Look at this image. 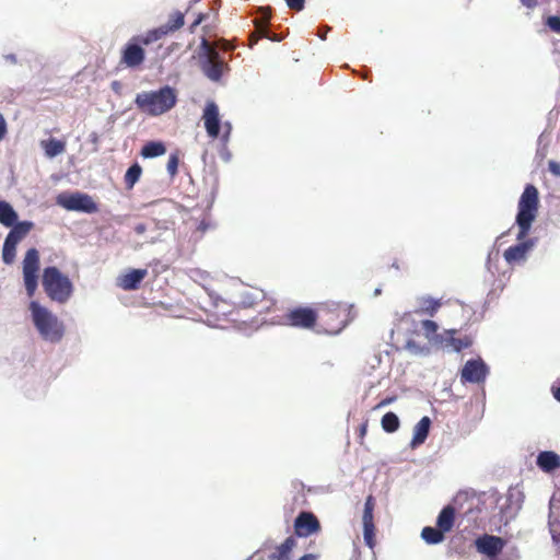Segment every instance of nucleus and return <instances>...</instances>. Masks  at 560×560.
<instances>
[{"label":"nucleus","mask_w":560,"mask_h":560,"mask_svg":"<svg viewBox=\"0 0 560 560\" xmlns=\"http://www.w3.org/2000/svg\"><path fill=\"white\" fill-rule=\"evenodd\" d=\"M287 5L291 9V10H295V11H302L305 7V0H284Z\"/></svg>","instance_id":"40"},{"label":"nucleus","mask_w":560,"mask_h":560,"mask_svg":"<svg viewBox=\"0 0 560 560\" xmlns=\"http://www.w3.org/2000/svg\"><path fill=\"white\" fill-rule=\"evenodd\" d=\"M548 170L552 175L560 177V163L559 162L550 160L548 162Z\"/></svg>","instance_id":"41"},{"label":"nucleus","mask_w":560,"mask_h":560,"mask_svg":"<svg viewBox=\"0 0 560 560\" xmlns=\"http://www.w3.org/2000/svg\"><path fill=\"white\" fill-rule=\"evenodd\" d=\"M373 511L374 499L372 495H369L364 502L362 522L364 542L370 548H373L375 546V525L373 521Z\"/></svg>","instance_id":"14"},{"label":"nucleus","mask_w":560,"mask_h":560,"mask_svg":"<svg viewBox=\"0 0 560 560\" xmlns=\"http://www.w3.org/2000/svg\"><path fill=\"white\" fill-rule=\"evenodd\" d=\"M421 308L424 313H427L430 316H433L439 307L441 306V303L439 300H435L431 296H423L421 298Z\"/></svg>","instance_id":"33"},{"label":"nucleus","mask_w":560,"mask_h":560,"mask_svg":"<svg viewBox=\"0 0 560 560\" xmlns=\"http://www.w3.org/2000/svg\"><path fill=\"white\" fill-rule=\"evenodd\" d=\"M299 560H317V556L314 553H306L302 556Z\"/></svg>","instance_id":"56"},{"label":"nucleus","mask_w":560,"mask_h":560,"mask_svg":"<svg viewBox=\"0 0 560 560\" xmlns=\"http://www.w3.org/2000/svg\"><path fill=\"white\" fill-rule=\"evenodd\" d=\"M255 27L259 37H264L272 42H281L283 38L282 36H278L277 34H273L269 31V25L267 21L257 22Z\"/></svg>","instance_id":"31"},{"label":"nucleus","mask_w":560,"mask_h":560,"mask_svg":"<svg viewBox=\"0 0 560 560\" xmlns=\"http://www.w3.org/2000/svg\"><path fill=\"white\" fill-rule=\"evenodd\" d=\"M233 48L225 39L217 43H210L202 37L198 48L195 51L198 66L202 74L212 82H220L223 74L230 70L228 61L221 54V50H232Z\"/></svg>","instance_id":"2"},{"label":"nucleus","mask_w":560,"mask_h":560,"mask_svg":"<svg viewBox=\"0 0 560 560\" xmlns=\"http://www.w3.org/2000/svg\"><path fill=\"white\" fill-rule=\"evenodd\" d=\"M19 219L18 212L12 205L5 200H0V223L3 226H10Z\"/></svg>","instance_id":"23"},{"label":"nucleus","mask_w":560,"mask_h":560,"mask_svg":"<svg viewBox=\"0 0 560 560\" xmlns=\"http://www.w3.org/2000/svg\"><path fill=\"white\" fill-rule=\"evenodd\" d=\"M548 526L553 542L560 548V523L555 518V505L552 501L550 502Z\"/></svg>","instance_id":"29"},{"label":"nucleus","mask_w":560,"mask_h":560,"mask_svg":"<svg viewBox=\"0 0 560 560\" xmlns=\"http://www.w3.org/2000/svg\"><path fill=\"white\" fill-rule=\"evenodd\" d=\"M447 334L450 335L448 339L446 341L453 347V350L455 352H460L463 349H467L472 345V339L469 336H465L463 338H455L454 334L455 330H448Z\"/></svg>","instance_id":"28"},{"label":"nucleus","mask_w":560,"mask_h":560,"mask_svg":"<svg viewBox=\"0 0 560 560\" xmlns=\"http://www.w3.org/2000/svg\"><path fill=\"white\" fill-rule=\"evenodd\" d=\"M268 560H282V559L279 558L277 552H272L271 555H269Z\"/></svg>","instance_id":"58"},{"label":"nucleus","mask_w":560,"mask_h":560,"mask_svg":"<svg viewBox=\"0 0 560 560\" xmlns=\"http://www.w3.org/2000/svg\"><path fill=\"white\" fill-rule=\"evenodd\" d=\"M456 511L451 504L445 505L436 517V526L444 533H450L455 524Z\"/></svg>","instance_id":"20"},{"label":"nucleus","mask_w":560,"mask_h":560,"mask_svg":"<svg viewBox=\"0 0 560 560\" xmlns=\"http://www.w3.org/2000/svg\"><path fill=\"white\" fill-rule=\"evenodd\" d=\"M319 528V521L311 512H301L294 520V529L299 537H308Z\"/></svg>","instance_id":"15"},{"label":"nucleus","mask_w":560,"mask_h":560,"mask_svg":"<svg viewBox=\"0 0 560 560\" xmlns=\"http://www.w3.org/2000/svg\"><path fill=\"white\" fill-rule=\"evenodd\" d=\"M209 229V224L206 221H201L197 228L198 231L206 232Z\"/></svg>","instance_id":"55"},{"label":"nucleus","mask_w":560,"mask_h":560,"mask_svg":"<svg viewBox=\"0 0 560 560\" xmlns=\"http://www.w3.org/2000/svg\"><path fill=\"white\" fill-rule=\"evenodd\" d=\"M490 374L489 365L480 358L469 359L460 370L462 383L481 384Z\"/></svg>","instance_id":"10"},{"label":"nucleus","mask_w":560,"mask_h":560,"mask_svg":"<svg viewBox=\"0 0 560 560\" xmlns=\"http://www.w3.org/2000/svg\"><path fill=\"white\" fill-rule=\"evenodd\" d=\"M420 537L428 545H439L445 540V534L436 525L435 527L424 526Z\"/></svg>","instance_id":"22"},{"label":"nucleus","mask_w":560,"mask_h":560,"mask_svg":"<svg viewBox=\"0 0 560 560\" xmlns=\"http://www.w3.org/2000/svg\"><path fill=\"white\" fill-rule=\"evenodd\" d=\"M121 88H122V86H121V83H120L119 81H113V82H112V90H113L115 93L119 94V93H120Z\"/></svg>","instance_id":"53"},{"label":"nucleus","mask_w":560,"mask_h":560,"mask_svg":"<svg viewBox=\"0 0 560 560\" xmlns=\"http://www.w3.org/2000/svg\"><path fill=\"white\" fill-rule=\"evenodd\" d=\"M28 311L32 323L44 341L56 345L62 340L65 325L56 314L36 300L30 302Z\"/></svg>","instance_id":"3"},{"label":"nucleus","mask_w":560,"mask_h":560,"mask_svg":"<svg viewBox=\"0 0 560 560\" xmlns=\"http://www.w3.org/2000/svg\"><path fill=\"white\" fill-rule=\"evenodd\" d=\"M145 58L144 49L135 39L129 40L121 51V61L129 68L140 66Z\"/></svg>","instance_id":"16"},{"label":"nucleus","mask_w":560,"mask_h":560,"mask_svg":"<svg viewBox=\"0 0 560 560\" xmlns=\"http://www.w3.org/2000/svg\"><path fill=\"white\" fill-rule=\"evenodd\" d=\"M8 133V124L4 116L0 113V142L5 138Z\"/></svg>","instance_id":"42"},{"label":"nucleus","mask_w":560,"mask_h":560,"mask_svg":"<svg viewBox=\"0 0 560 560\" xmlns=\"http://www.w3.org/2000/svg\"><path fill=\"white\" fill-rule=\"evenodd\" d=\"M551 394L553 396V398L560 402V386H552L551 387Z\"/></svg>","instance_id":"50"},{"label":"nucleus","mask_w":560,"mask_h":560,"mask_svg":"<svg viewBox=\"0 0 560 560\" xmlns=\"http://www.w3.org/2000/svg\"><path fill=\"white\" fill-rule=\"evenodd\" d=\"M200 0H190L189 1V5L192 7L195 5L196 3H198Z\"/></svg>","instance_id":"61"},{"label":"nucleus","mask_w":560,"mask_h":560,"mask_svg":"<svg viewBox=\"0 0 560 560\" xmlns=\"http://www.w3.org/2000/svg\"><path fill=\"white\" fill-rule=\"evenodd\" d=\"M205 16H206L205 14H199L198 18L195 20V22L192 23V25L194 26L199 25L203 21Z\"/></svg>","instance_id":"57"},{"label":"nucleus","mask_w":560,"mask_h":560,"mask_svg":"<svg viewBox=\"0 0 560 560\" xmlns=\"http://www.w3.org/2000/svg\"><path fill=\"white\" fill-rule=\"evenodd\" d=\"M539 207V192L533 184H527L518 199L515 224L517 243L503 253L509 265H518L527 260L528 254L536 247L537 237H528Z\"/></svg>","instance_id":"1"},{"label":"nucleus","mask_w":560,"mask_h":560,"mask_svg":"<svg viewBox=\"0 0 560 560\" xmlns=\"http://www.w3.org/2000/svg\"><path fill=\"white\" fill-rule=\"evenodd\" d=\"M329 27L325 26V27H320L318 30V33H317V36L320 38V39H326V36H327V33L329 32Z\"/></svg>","instance_id":"49"},{"label":"nucleus","mask_w":560,"mask_h":560,"mask_svg":"<svg viewBox=\"0 0 560 560\" xmlns=\"http://www.w3.org/2000/svg\"><path fill=\"white\" fill-rule=\"evenodd\" d=\"M493 256H494V258L498 259L499 253L498 252L489 253L488 258H487V262H486V267H487L488 271H491V261H492Z\"/></svg>","instance_id":"47"},{"label":"nucleus","mask_w":560,"mask_h":560,"mask_svg":"<svg viewBox=\"0 0 560 560\" xmlns=\"http://www.w3.org/2000/svg\"><path fill=\"white\" fill-rule=\"evenodd\" d=\"M396 400V397L395 396H392V397H386L385 399H383L382 401L378 402V405L376 406L377 408H382V407H385L389 404H392L393 401Z\"/></svg>","instance_id":"48"},{"label":"nucleus","mask_w":560,"mask_h":560,"mask_svg":"<svg viewBox=\"0 0 560 560\" xmlns=\"http://www.w3.org/2000/svg\"><path fill=\"white\" fill-rule=\"evenodd\" d=\"M3 58L10 63H16V56L14 54L4 55Z\"/></svg>","instance_id":"54"},{"label":"nucleus","mask_w":560,"mask_h":560,"mask_svg":"<svg viewBox=\"0 0 560 560\" xmlns=\"http://www.w3.org/2000/svg\"><path fill=\"white\" fill-rule=\"evenodd\" d=\"M147 269H131L127 273L118 278L117 284L119 288L124 290H137L140 287V283L142 282L144 277L147 276Z\"/></svg>","instance_id":"18"},{"label":"nucleus","mask_w":560,"mask_h":560,"mask_svg":"<svg viewBox=\"0 0 560 560\" xmlns=\"http://www.w3.org/2000/svg\"><path fill=\"white\" fill-rule=\"evenodd\" d=\"M165 152L166 147L162 141L152 140L144 143L140 154L143 159H154L165 154Z\"/></svg>","instance_id":"21"},{"label":"nucleus","mask_w":560,"mask_h":560,"mask_svg":"<svg viewBox=\"0 0 560 560\" xmlns=\"http://www.w3.org/2000/svg\"><path fill=\"white\" fill-rule=\"evenodd\" d=\"M177 103L176 90L164 85L156 91L141 92L136 95L135 104L150 116H160L170 112Z\"/></svg>","instance_id":"4"},{"label":"nucleus","mask_w":560,"mask_h":560,"mask_svg":"<svg viewBox=\"0 0 560 560\" xmlns=\"http://www.w3.org/2000/svg\"><path fill=\"white\" fill-rule=\"evenodd\" d=\"M208 294L212 301L213 306H215V307L219 306V302H224V303L226 302V300H224L221 295H219L218 293H215L213 291H210Z\"/></svg>","instance_id":"43"},{"label":"nucleus","mask_w":560,"mask_h":560,"mask_svg":"<svg viewBox=\"0 0 560 560\" xmlns=\"http://www.w3.org/2000/svg\"><path fill=\"white\" fill-rule=\"evenodd\" d=\"M222 128H223V132L221 135L220 142L223 147H226L230 141V137H231V132H232V124L230 121H224L222 125Z\"/></svg>","instance_id":"37"},{"label":"nucleus","mask_w":560,"mask_h":560,"mask_svg":"<svg viewBox=\"0 0 560 560\" xmlns=\"http://www.w3.org/2000/svg\"><path fill=\"white\" fill-rule=\"evenodd\" d=\"M46 156L49 159H54L66 150V143L56 138H49L46 141L42 142Z\"/></svg>","instance_id":"25"},{"label":"nucleus","mask_w":560,"mask_h":560,"mask_svg":"<svg viewBox=\"0 0 560 560\" xmlns=\"http://www.w3.org/2000/svg\"><path fill=\"white\" fill-rule=\"evenodd\" d=\"M524 502V493L517 488H510L504 495L497 499L500 522L508 525L520 513Z\"/></svg>","instance_id":"8"},{"label":"nucleus","mask_w":560,"mask_h":560,"mask_svg":"<svg viewBox=\"0 0 560 560\" xmlns=\"http://www.w3.org/2000/svg\"><path fill=\"white\" fill-rule=\"evenodd\" d=\"M42 285L47 296L58 304H66L74 291L70 278L56 266H47L43 269Z\"/></svg>","instance_id":"5"},{"label":"nucleus","mask_w":560,"mask_h":560,"mask_svg":"<svg viewBox=\"0 0 560 560\" xmlns=\"http://www.w3.org/2000/svg\"><path fill=\"white\" fill-rule=\"evenodd\" d=\"M10 231L7 234L2 246V260L5 265L13 264L16 256L18 244L32 231L34 223L32 221H19V219L9 226Z\"/></svg>","instance_id":"7"},{"label":"nucleus","mask_w":560,"mask_h":560,"mask_svg":"<svg viewBox=\"0 0 560 560\" xmlns=\"http://www.w3.org/2000/svg\"><path fill=\"white\" fill-rule=\"evenodd\" d=\"M142 167L138 162L132 163L125 173V184L128 189H131L140 179Z\"/></svg>","instance_id":"26"},{"label":"nucleus","mask_w":560,"mask_h":560,"mask_svg":"<svg viewBox=\"0 0 560 560\" xmlns=\"http://www.w3.org/2000/svg\"><path fill=\"white\" fill-rule=\"evenodd\" d=\"M262 296L261 293H253L244 290L240 293V298L231 296L230 303L234 306L250 307Z\"/></svg>","instance_id":"24"},{"label":"nucleus","mask_w":560,"mask_h":560,"mask_svg":"<svg viewBox=\"0 0 560 560\" xmlns=\"http://www.w3.org/2000/svg\"><path fill=\"white\" fill-rule=\"evenodd\" d=\"M258 43V39H252V45Z\"/></svg>","instance_id":"62"},{"label":"nucleus","mask_w":560,"mask_h":560,"mask_svg":"<svg viewBox=\"0 0 560 560\" xmlns=\"http://www.w3.org/2000/svg\"><path fill=\"white\" fill-rule=\"evenodd\" d=\"M155 228L158 230H167L170 228L168 221H155Z\"/></svg>","instance_id":"51"},{"label":"nucleus","mask_w":560,"mask_h":560,"mask_svg":"<svg viewBox=\"0 0 560 560\" xmlns=\"http://www.w3.org/2000/svg\"><path fill=\"white\" fill-rule=\"evenodd\" d=\"M258 43V39H252V45Z\"/></svg>","instance_id":"63"},{"label":"nucleus","mask_w":560,"mask_h":560,"mask_svg":"<svg viewBox=\"0 0 560 560\" xmlns=\"http://www.w3.org/2000/svg\"><path fill=\"white\" fill-rule=\"evenodd\" d=\"M56 203L68 210L92 214L98 211V206L94 199L86 192L82 191H63L57 195Z\"/></svg>","instance_id":"6"},{"label":"nucleus","mask_w":560,"mask_h":560,"mask_svg":"<svg viewBox=\"0 0 560 560\" xmlns=\"http://www.w3.org/2000/svg\"><path fill=\"white\" fill-rule=\"evenodd\" d=\"M546 25L555 33L560 34V15H549Z\"/></svg>","instance_id":"38"},{"label":"nucleus","mask_w":560,"mask_h":560,"mask_svg":"<svg viewBox=\"0 0 560 560\" xmlns=\"http://www.w3.org/2000/svg\"><path fill=\"white\" fill-rule=\"evenodd\" d=\"M515 555H517L520 557L518 550L516 548H513L511 551H506L503 555L502 559L512 560L515 558Z\"/></svg>","instance_id":"46"},{"label":"nucleus","mask_w":560,"mask_h":560,"mask_svg":"<svg viewBox=\"0 0 560 560\" xmlns=\"http://www.w3.org/2000/svg\"><path fill=\"white\" fill-rule=\"evenodd\" d=\"M220 156H221V159H222L224 162H230V161H231L232 154H231V152L229 151L228 145H226V147H223V145L221 144V149H220Z\"/></svg>","instance_id":"44"},{"label":"nucleus","mask_w":560,"mask_h":560,"mask_svg":"<svg viewBox=\"0 0 560 560\" xmlns=\"http://www.w3.org/2000/svg\"><path fill=\"white\" fill-rule=\"evenodd\" d=\"M381 292H382L381 288H376V289L374 290V296L380 295V294H381Z\"/></svg>","instance_id":"60"},{"label":"nucleus","mask_w":560,"mask_h":560,"mask_svg":"<svg viewBox=\"0 0 560 560\" xmlns=\"http://www.w3.org/2000/svg\"><path fill=\"white\" fill-rule=\"evenodd\" d=\"M295 545H296L295 538L290 536V537L285 538V540L280 546L277 547L276 552L280 559L289 560L290 553Z\"/></svg>","instance_id":"30"},{"label":"nucleus","mask_w":560,"mask_h":560,"mask_svg":"<svg viewBox=\"0 0 560 560\" xmlns=\"http://www.w3.org/2000/svg\"><path fill=\"white\" fill-rule=\"evenodd\" d=\"M421 325L428 335L435 332L439 327L438 324L431 319L422 320Z\"/></svg>","instance_id":"39"},{"label":"nucleus","mask_w":560,"mask_h":560,"mask_svg":"<svg viewBox=\"0 0 560 560\" xmlns=\"http://www.w3.org/2000/svg\"><path fill=\"white\" fill-rule=\"evenodd\" d=\"M505 546V540L500 536L483 534L475 539L477 551L488 558L498 557Z\"/></svg>","instance_id":"11"},{"label":"nucleus","mask_w":560,"mask_h":560,"mask_svg":"<svg viewBox=\"0 0 560 560\" xmlns=\"http://www.w3.org/2000/svg\"><path fill=\"white\" fill-rule=\"evenodd\" d=\"M520 2L527 9H534L538 5V0H520Z\"/></svg>","instance_id":"45"},{"label":"nucleus","mask_w":560,"mask_h":560,"mask_svg":"<svg viewBox=\"0 0 560 560\" xmlns=\"http://www.w3.org/2000/svg\"><path fill=\"white\" fill-rule=\"evenodd\" d=\"M184 22H185L184 14L182 12H175L170 18L168 22L166 23V25H164V27L167 30V33L174 32V31L179 30L184 25Z\"/></svg>","instance_id":"34"},{"label":"nucleus","mask_w":560,"mask_h":560,"mask_svg":"<svg viewBox=\"0 0 560 560\" xmlns=\"http://www.w3.org/2000/svg\"><path fill=\"white\" fill-rule=\"evenodd\" d=\"M179 158L177 153H172L168 158L166 170L171 177L175 176L178 170Z\"/></svg>","instance_id":"36"},{"label":"nucleus","mask_w":560,"mask_h":560,"mask_svg":"<svg viewBox=\"0 0 560 560\" xmlns=\"http://www.w3.org/2000/svg\"><path fill=\"white\" fill-rule=\"evenodd\" d=\"M147 231V225L144 223H138L135 226V232L137 234H143Z\"/></svg>","instance_id":"52"},{"label":"nucleus","mask_w":560,"mask_h":560,"mask_svg":"<svg viewBox=\"0 0 560 560\" xmlns=\"http://www.w3.org/2000/svg\"><path fill=\"white\" fill-rule=\"evenodd\" d=\"M381 425L385 432L394 433L399 429L400 420L395 412L388 411L382 417Z\"/></svg>","instance_id":"27"},{"label":"nucleus","mask_w":560,"mask_h":560,"mask_svg":"<svg viewBox=\"0 0 560 560\" xmlns=\"http://www.w3.org/2000/svg\"><path fill=\"white\" fill-rule=\"evenodd\" d=\"M536 466L546 474L560 468V455L553 451H540L536 456Z\"/></svg>","instance_id":"17"},{"label":"nucleus","mask_w":560,"mask_h":560,"mask_svg":"<svg viewBox=\"0 0 560 560\" xmlns=\"http://www.w3.org/2000/svg\"><path fill=\"white\" fill-rule=\"evenodd\" d=\"M203 125L207 135L215 139L219 137L223 122L220 118L219 107L214 102H208L203 108Z\"/></svg>","instance_id":"12"},{"label":"nucleus","mask_w":560,"mask_h":560,"mask_svg":"<svg viewBox=\"0 0 560 560\" xmlns=\"http://www.w3.org/2000/svg\"><path fill=\"white\" fill-rule=\"evenodd\" d=\"M431 425L432 421L428 416H424L419 420V422L413 428V436L410 442V446L412 448H416L425 442L429 436Z\"/></svg>","instance_id":"19"},{"label":"nucleus","mask_w":560,"mask_h":560,"mask_svg":"<svg viewBox=\"0 0 560 560\" xmlns=\"http://www.w3.org/2000/svg\"><path fill=\"white\" fill-rule=\"evenodd\" d=\"M366 427L368 424L366 423H363L361 427H360V434L361 435H364L366 433Z\"/></svg>","instance_id":"59"},{"label":"nucleus","mask_w":560,"mask_h":560,"mask_svg":"<svg viewBox=\"0 0 560 560\" xmlns=\"http://www.w3.org/2000/svg\"><path fill=\"white\" fill-rule=\"evenodd\" d=\"M406 350H408L411 354L425 357L430 353V348L427 345H420L413 339H409L405 346Z\"/></svg>","instance_id":"32"},{"label":"nucleus","mask_w":560,"mask_h":560,"mask_svg":"<svg viewBox=\"0 0 560 560\" xmlns=\"http://www.w3.org/2000/svg\"><path fill=\"white\" fill-rule=\"evenodd\" d=\"M288 322L293 327L312 328L317 320V313L312 307H295L287 316Z\"/></svg>","instance_id":"13"},{"label":"nucleus","mask_w":560,"mask_h":560,"mask_svg":"<svg viewBox=\"0 0 560 560\" xmlns=\"http://www.w3.org/2000/svg\"><path fill=\"white\" fill-rule=\"evenodd\" d=\"M166 34H167V30L164 26L151 30L143 37V44L149 45L153 42L161 39Z\"/></svg>","instance_id":"35"},{"label":"nucleus","mask_w":560,"mask_h":560,"mask_svg":"<svg viewBox=\"0 0 560 560\" xmlns=\"http://www.w3.org/2000/svg\"><path fill=\"white\" fill-rule=\"evenodd\" d=\"M23 281L26 294L31 298L38 287L39 253L36 248H30L23 259Z\"/></svg>","instance_id":"9"}]
</instances>
